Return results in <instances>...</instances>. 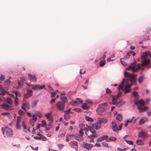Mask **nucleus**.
<instances>
[{"label": "nucleus", "mask_w": 151, "mask_h": 151, "mask_svg": "<svg viewBox=\"0 0 151 151\" xmlns=\"http://www.w3.org/2000/svg\"><path fill=\"white\" fill-rule=\"evenodd\" d=\"M148 53H149V55L151 54V53L150 52H148L147 53L144 52L143 53V55L141 56V58L142 59H144L142 63V65L143 66L146 65L150 63V60L148 59H146L147 56L148 54Z\"/></svg>", "instance_id": "obj_1"}, {"label": "nucleus", "mask_w": 151, "mask_h": 151, "mask_svg": "<svg viewBox=\"0 0 151 151\" xmlns=\"http://www.w3.org/2000/svg\"><path fill=\"white\" fill-rule=\"evenodd\" d=\"M79 132V134H75L74 135V137L77 140L79 141H82L84 140L83 137L84 133L83 132V129H81Z\"/></svg>", "instance_id": "obj_2"}, {"label": "nucleus", "mask_w": 151, "mask_h": 151, "mask_svg": "<svg viewBox=\"0 0 151 151\" xmlns=\"http://www.w3.org/2000/svg\"><path fill=\"white\" fill-rule=\"evenodd\" d=\"M65 107V104L64 103L62 102L61 101H58L55 105L56 109L59 111H63Z\"/></svg>", "instance_id": "obj_3"}, {"label": "nucleus", "mask_w": 151, "mask_h": 151, "mask_svg": "<svg viewBox=\"0 0 151 151\" xmlns=\"http://www.w3.org/2000/svg\"><path fill=\"white\" fill-rule=\"evenodd\" d=\"M1 130L3 134H4L5 133L6 136L8 137H11L13 134L12 131L9 128H6L4 131L3 128L2 127L1 128Z\"/></svg>", "instance_id": "obj_4"}, {"label": "nucleus", "mask_w": 151, "mask_h": 151, "mask_svg": "<svg viewBox=\"0 0 151 151\" xmlns=\"http://www.w3.org/2000/svg\"><path fill=\"white\" fill-rule=\"evenodd\" d=\"M124 75L125 77H128L130 79V81L131 83L135 82L136 80L135 78L136 76L134 74H131L125 71Z\"/></svg>", "instance_id": "obj_5"}, {"label": "nucleus", "mask_w": 151, "mask_h": 151, "mask_svg": "<svg viewBox=\"0 0 151 151\" xmlns=\"http://www.w3.org/2000/svg\"><path fill=\"white\" fill-rule=\"evenodd\" d=\"M138 68H135L134 65H131L129 66L127 68L126 70H132L133 72H136L138 69H140L141 67V65L140 64H138L137 65Z\"/></svg>", "instance_id": "obj_6"}, {"label": "nucleus", "mask_w": 151, "mask_h": 151, "mask_svg": "<svg viewBox=\"0 0 151 151\" xmlns=\"http://www.w3.org/2000/svg\"><path fill=\"white\" fill-rule=\"evenodd\" d=\"M119 97V95H117L114 96L112 98V102L110 103L111 105L114 104L117 105L119 103H117L118 99Z\"/></svg>", "instance_id": "obj_7"}, {"label": "nucleus", "mask_w": 151, "mask_h": 151, "mask_svg": "<svg viewBox=\"0 0 151 151\" xmlns=\"http://www.w3.org/2000/svg\"><path fill=\"white\" fill-rule=\"evenodd\" d=\"M97 113L99 115H103L106 113L105 109L102 108H98L96 110Z\"/></svg>", "instance_id": "obj_8"}, {"label": "nucleus", "mask_w": 151, "mask_h": 151, "mask_svg": "<svg viewBox=\"0 0 151 151\" xmlns=\"http://www.w3.org/2000/svg\"><path fill=\"white\" fill-rule=\"evenodd\" d=\"M28 75L29 77V79L30 81L34 82H36L37 79L35 75H32L30 73H29L28 74Z\"/></svg>", "instance_id": "obj_9"}, {"label": "nucleus", "mask_w": 151, "mask_h": 151, "mask_svg": "<svg viewBox=\"0 0 151 151\" xmlns=\"http://www.w3.org/2000/svg\"><path fill=\"white\" fill-rule=\"evenodd\" d=\"M132 86V84H127L125 85V91L124 93L125 94L130 93L131 92V87Z\"/></svg>", "instance_id": "obj_10"}, {"label": "nucleus", "mask_w": 151, "mask_h": 151, "mask_svg": "<svg viewBox=\"0 0 151 151\" xmlns=\"http://www.w3.org/2000/svg\"><path fill=\"white\" fill-rule=\"evenodd\" d=\"M71 143L72 147L75 148L76 151H77L78 145L77 142L75 141H73L71 142Z\"/></svg>", "instance_id": "obj_11"}, {"label": "nucleus", "mask_w": 151, "mask_h": 151, "mask_svg": "<svg viewBox=\"0 0 151 151\" xmlns=\"http://www.w3.org/2000/svg\"><path fill=\"white\" fill-rule=\"evenodd\" d=\"M1 106L3 109L6 110L10 111L12 109L11 107L7 104H4Z\"/></svg>", "instance_id": "obj_12"}, {"label": "nucleus", "mask_w": 151, "mask_h": 151, "mask_svg": "<svg viewBox=\"0 0 151 151\" xmlns=\"http://www.w3.org/2000/svg\"><path fill=\"white\" fill-rule=\"evenodd\" d=\"M34 138L35 139L41 140L43 141H46L47 139V138L43 135L40 136V137L35 136Z\"/></svg>", "instance_id": "obj_13"}, {"label": "nucleus", "mask_w": 151, "mask_h": 151, "mask_svg": "<svg viewBox=\"0 0 151 151\" xmlns=\"http://www.w3.org/2000/svg\"><path fill=\"white\" fill-rule=\"evenodd\" d=\"M111 124L113 131L115 132L116 131H118V128L117 127L116 123L114 122H112Z\"/></svg>", "instance_id": "obj_14"}, {"label": "nucleus", "mask_w": 151, "mask_h": 151, "mask_svg": "<svg viewBox=\"0 0 151 151\" xmlns=\"http://www.w3.org/2000/svg\"><path fill=\"white\" fill-rule=\"evenodd\" d=\"M135 104L136 105H140L141 106H143L145 105L144 101L142 99L135 102Z\"/></svg>", "instance_id": "obj_15"}, {"label": "nucleus", "mask_w": 151, "mask_h": 151, "mask_svg": "<svg viewBox=\"0 0 151 151\" xmlns=\"http://www.w3.org/2000/svg\"><path fill=\"white\" fill-rule=\"evenodd\" d=\"M148 119L147 117H144L141 119L139 122V124L140 125H142L144 124L146 122H147Z\"/></svg>", "instance_id": "obj_16"}, {"label": "nucleus", "mask_w": 151, "mask_h": 151, "mask_svg": "<svg viewBox=\"0 0 151 151\" xmlns=\"http://www.w3.org/2000/svg\"><path fill=\"white\" fill-rule=\"evenodd\" d=\"M93 145L85 143L84 144V147L86 148L88 150H89L93 147Z\"/></svg>", "instance_id": "obj_17"}, {"label": "nucleus", "mask_w": 151, "mask_h": 151, "mask_svg": "<svg viewBox=\"0 0 151 151\" xmlns=\"http://www.w3.org/2000/svg\"><path fill=\"white\" fill-rule=\"evenodd\" d=\"M147 135V133L143 131H141L138 134L139 137H146Z\"/></svg>", "instance_id": "obj_18"}, {"label": "nucleus", "mask_w": 151, "mask_h": 151, "mask_svg": "<svg viewBox=\"0 0 151 151\" xmlns=\"http://www.w3.org/2000/svg\"><path fill=\"white\" fill-rule=\"evenodd\" d=\"M138 109L139 110H140V112H142L143 111H146V110H147L148 109V108L147 106H145L144 107L142 108H141V107L140 106H138Z\"/></svg>", "instance_id": "obj_19"}, {"label": "nucleus", "mask_w": 151, "mask_h": 151, "mask_svg": "<svg viewBox=\"0 0 151 151\" xmlns=\"http://www.w3.org/2000/svg\"><path fill=\"white\" fill-rule=\"evenodd\" d=\"M136 143L138 145H145V143L142 140L139 139L136 140Z\"/></svg>", "instance_id": "obj_20"}, {"label": "nucleus", "mask_w": 151, "mask_h": 151, "mask_svg": "<svg viewBox=\"0 0 151 151\" xmlns=\"http://www.w3.org/2000/svg\"><path fill=\"white\" fill-rule=\"evenodd\" d=\"M5 93V91L3 89L2 86L0 85V95H4Z\"/></svg>", "instance_id": "obj_21"}, {"label": "nucleus", "mask_w": 151, "mask_h": 151, "mask_svg": "<svg viewBox=\"0 0 151 151\" xmlns=\"http://www.w3.org/2000/svg\"><path fill=\"white\" fill-rule=\"evenodd\" d=\"M116 140V137H114L113 136H111L108 139H107L106 140V142H109L110 141H115Z\"/></svg>", "instance_id": "obj_22"}, {"label": "nucleus", "mask_w": 151, "mask_h": 151, "mask_svg": "<svg viewBox=\"0 0 151 151\" xmlns=\"http://www.w3.org/2000/svg\"><path fill=\"white\" fill-rule=\"evenodd\" d=\"M99 122L100 123H106L107 122V120L106 119L101 118L99 120Z\"/></svg>", "instance_id": "obj_23"}, {"label": "nucleus", "mask_w": 151, "mask_h": 151, "mask_svg": "<svg viewBox=\"0 0 151 151\" xmlns=\"http://www.w3.org/2000/svg\"><path fill=\"white\" fill-rule=\"evenodd\" d=\"M71 110V109H69L68 110L65 111L64 112L65 114H64V117L65 118H66V116H68L69 117V115L68 114L70 112Z\"/></svg>", "instance_id": "obj_24"}, {"label": "nucleus", "mask_w": 151, "mask_h": 151, "mask_svg": "<svg viewBox=\"0 0 151 151\" xmlns=\"http://www.w3.org/2000/svg\"><path fill=\"white\" fill-rule=\"evenodd\" d=\"M124 86L120 84L118 86V89L119 91H120V90L121 89L122 91H124V92H125V91H126V90L125 89V87H124V88H123Z\"/></svg>", "instance_id": "obj_25"}, {"label": "nucleus", "mask_w": 151, "mask_h": 151, "mask_svg": "<svg viewBox=\"0 0 151 151\" xmlns=\"http://www.w3.org/2000/svg\"><path fill=\"white\" fill-rule=\"evenodd\" d=\"M60 99L62 100L61 101L62 102L64 103V104H65L67 100V97L65 96H62L61 97Z\"/></svg>", "instance_id": "obj_26"}, {"label": "nucleus", "mask_w": 151, "mask_h": 151, "mask_svg": "<svg viewBox=\"0 0 151 151\" xmlns=\"http://www.w3.org/2000/svg\"><path fill=\"white\" fill-rule=\"evenodd\" d=\"M144 75H142L139 77L138 79V81L140 83H141L142 82V81L144 80Z\"/></svg>", "instance_id": "obj_27"}, {"label": "nucleus", "mask_w": 151, "mask_h": 151, "mask_svg": "<svg viewBox=\"0 0 151 151\" xmlns=\"http://www.w3.org/2000/svg\"><path fill=\"white\" fill-rule=\"evenodd\" d=\"M88 127L90 132L92 134H96V133L95 132V129L93 128V127Z\"/></svg>", "instance_id": "obj_28"}, {"label": "nucleus", "mask_w": 151, "mask_h": 151, "mask_svg": "<svg viewBox=\"0 0 151 151\" xmlns=\"http://www.w3.org/2000/svg\"><path fill=\"white\" fill-rule=\"evenodd\" d=\"M88 137L90 138L94 139L95 137H97V135L96 134H89Z\"/></svg>", "instance_id": "obj_29"}, {"label": "nucleus", "mask_w": 151, "mask_h": 151, "mask_svg": "<svg viewBox=\"0 0 151 151\" xmlns=\"http://www.w3.org/2000/svg\"><path fill=\"white\" fill-rule=\"evenodd\" d=\"M6 101L7 103L10 105H12V101L11 98L9 97H8L6 98Z\"/></svg>", "instance_id": "obj_30"}, {"label": "nucleus", "mask_w": 151, "mask_h": 151, "mask_svg": "<svg viewBox=\"0 0 151 151\" xmlns=\"http://www.w3.org/2000/svg\"><path fill=\"white\" fill-rule=\"evenodd\" d=\"M82 108L84 110H87L89 109V107L86 105V103H84L82 106Z\"/></svg>", "instance_id": "obj_31"}, {"label": "nucleus", "mask_w": 151, "mask_h": 151, "mask_svg": "<svg viewBox=\"0 0 151 151\" xmlns=\"http://www.w3.org/2000/svg\"><path fill=\"white\" fill-rule=\"evenodd\" d=\"M122 116L121 114H118L116 117V119L119 121L122 120Z\"/></svg>", "instance_id": "obj_32"}, {"label": "nucleus", "mask_w": 151, "mask_h": 151, "mask_svg": "<svg viewBox=\"0 0 151 151\" xmlns=\"http://www.w3.org/2000/svg\"><path fill=\"white\" fill-rule=\"evenodd\" d=\"M23 106H24L25 107H26L27 108L29 109L30 108V105L28 102H26L25 103H23Z\"/></svg>", "instance_id": "obj_33"}, {"label": "nucleus", "mask_w": 151, "mask_h": 151, "mask_svg": "<svg viewBox=\"0 0 151 151\" xmlns=\"http://www.w3.org/2000/svg\"><path fill=\"white\" fill-rule=\"evenodd\" d=\"M32 91L30 89H28L27 90V93L28 95H29V96H32Z\"/></svg>", "instance_id": "obj_34"}, {"label": "nucleus", "mask_w": 151, "mask_h": 151, "mask_svg": "<svg viewBox=\"0 0 151 151\" xmlns=\"http://www.w3.org/2000/svg\"><path fill=\"white\" fill-rule=\"evenodd\" d=\"M41 126L43 127H46L47 126V124L46 121L45 120H42V124Z\"/></svg>", "instance_id": "obj_35"}, {"label": "nucleus", "mask_w": 151, "mask_h": 151, "mask_svg": "<svg viewBox=\"0 0 151 151\" xmlns=\"http://www.w3.org/2000/svg\"><path fill=\"white\" fill-rule=\"evenodd\" d=\"M132 95L135 98L138 97V94L137 91H134L132 93Z\"/></svg>", "instance_id": "obj_36"}, {"label": "nucleus", "mask_w": 151, "mask_h": 151, "mask_svg": "<svg viewBox=\"0 0 151 151\" xmlns=\"http://www.w3.org/2000/svg\"><path fill=\"white\" fill-rule=\"evenodd\" d=\"M125 59L124 58H122L120 59V61L122 64L124 66L127 65V63L124 61V60Z\"/></svg>", "instance_id": "obj_37"}, {"label": "nucleus", "mask_w": 151, "mask_h": 151, "mask_svg": "<svg viewBox=\"0 0 151 151\" xmlns=\"http://www.w3.org/2000/svg\"><path fill=\"white\" fill-rule=\"evenodd\" d=\"M85 119L87 121L89 122H92L93 121V120L92 119L88 116H86Z\"/></svg>", "instance_id": "obj_38"}, {"label": "nucleus", "mask_w": 151, "mask_h": 151, "mask_svg": "<svg viewBox=\"0 0 151 151\" xmlns=\"http://www.w3.org/2000/svg\"><path fill=\"white\" fill-rule=\"evenodd\" d=\"M105 61L102 60L99 63V65L101 66H103L105 64Z\"/></svg>", "instance_id": "obj_39"}, {"label": "nucleus", "mask_w": 151, "mask_h": 151, "mask_svg": "<svg viewBox=\"0 0 151 151\" xmlns=\"http://www.w3.org/2000/svg\"><path fill=\"white\" fill-rule=\"evenodd\" d=\"M38 102V101L37 100V101H35L33 102L32 104V107H34L35 106H36Z\"/></svg>", "instance_id": "obj_40"}, {"label": "nucleus", "mask_w": 151, "mask_h": 151, "mask_svg": "<svg viewBox=\"0 0 151 151\" xmlns=\"http://www.w3.org/2000/svg\"><path fill=\"white\" fill-rule=\"evenodd\" d=\"M71 104L73 106L77 105L78 104V103L76 101H73L71 102Z\"/></svg>", "instance_id": "obj_41"}, {"label": "nucleus", "mask_w": 151, "mask_h": 151, "mask_svg": "<svg viewBox=\"0 0 151 151\" xmlns=\"http://www.w3.org/2000/svg\"><path fill=\"white\" fill-rule=\"evenodd\" d=\"M51 114V112H50L47 114H45V116L47 119H48L50 117Z\"/></svg>", "instance_id": "obj_42"}, {"label": "nucleus", "mask_w": 151, "mask_h": 151, "mask_svg": "<svg viewBox=\"0 0 151 151\" xmlns=\"http://www.w3.org/2000/svg\"><path fill=\"white\" fill-rule=\"evenodd\" d=\"M18 113L20 115H22L24 114V112L21 110H19L18 111Z\"/></svg>", "instance_id": "obj_43"}, {"label": "nucleus", "mask_w": 151, "mask_h": 151, "mask_svg": "<svg viewBox=\"0 0 151 151\" xmlns=\"http://www.w3.org/2000/svg\"><path fill=\"white\" fill-rule=\"evenodd\" d=\"M39 87V85H34L32 87V88L35 90L38 89V87Z\"/></svg>", "instance_id": "obj_44"}, {"label": "nucleus", "mask_w": 151, "mask_h": 151, "mask_svg": "<svg viewBox=\"0 0 151 151\" xmlns=\"http://www.w3.org/2000/svg\"><path fill=\"white\" fill-rule=\"evenodd\" d=\"M18 99L17 97H16V98L15 99V104L16 106H17L18 105Z\"/></svg>", "instance_id": "obj_45"}, {"label": "nucleus", "mask_w": 151, "mask_h": 151, "mask_svg": "<svg viewBox=\"0 0 151 151\" xmlns=\"http://www.w3.org/2000/svg\"><path fill=\"white\" fill-rule=\"evenodd\" d=\"M37 115L40 118H41L43 116L42 114L39 111H37Z\"/></svg>", "instance_id": "obj_46"}, {"label": "nucleus", "mask_w": 151, "mask_h": 151, "mask_svg": "<svg viewBox=\"0 0 151 151\" xmlns=\"http://www.w3.org/2000/svg\"><path fill=\"white\" fill-rule=\"evenodd\" d=\"M85 134L86 135L88 136L89 135V131L88 129L87 128H86L85 129Z\"/></svg>", "instance_id": "obj_47"}, {"label": "nucleus", "mask_w": 151, "mask_h": 151, "mask_svg": "<svg viewBox=\"0 0 151 151\" xmlns=\"http://www.w3.org/2000/svg\"><path fill=\"white\" fill-rule=\"evenodd\" d=\"M10 83L11 82L10 81L9 79L6 80L4 82L5 84L6 85H9Z\"/></svg>", "instance_id": "obj_48"}, {"label": "nucleus", "mask_w": 151, "mask_h": 151, "mask_svg": "<svg viewBox=\"0 0 151 151\" xmlns=\"http://www.w3.org/2000/svg\"><path fill=\"white\" fill-rule=\"evenodd\" d=\"M125 141L127 143L129 144L132 145L133 144V142L131 141L128 140H125Z\"/></svg>", "instance_id": "obj_49"}, {"label": "nucleus", "mask_w": 151, "mask_h": 151, "mask_svg": "<svg viewBox=\"0 0 151 151\" xmlns=\"http://www.w3.org/2000/svg\"><path fill=\"white\" fill-rule=\"evenodd\" d=\"M101 137L103 140L108 139V138H109L108 136L107 135H104Z\"/></svg>", "instance_id": "obj_50"}, {"label": "nucleus", "mask_w": 151, "mask_h": 151, "mask_svg": "<svg viewBox=\"0 0 151 151\" xmlns=\"http://www.w3.org/2000/svg\"><path fill=\"white\" fill-rule=\"evenodd\" d=\"M58 146L60 150L63 147L64 145L62 144H59L58 145Z\"/></svg>", "instance_id": "obj_51"}, {"label": "nucleus", "mask_w": 151, "mask_h": 151, "mask_svg": "<svg viewBox=\"0 0 151 151\" xmlns=\"http://www.w3.org/2000/svg\"><path fill=\"white\" fill-rule=\"evenodd\" d=\"M93 127L94 128H95L96 129H99L100 128V124H99V125H97L95 124V125H94V126H93Z\"/></svg>", "instance_id": "obj_52"}, {"label": "nucleus", "mask_w": 151, "mask_h": 151, "mask_svg": "<svg viewBox=\"0 0 151 151\" xmlns=\"http://www.w3.org/2000/svg\"><path fill=\"white\" fill-rule=\"evenodd\" d=\"M129 56H130L129 53H127V54L124 57V58H124V59L125 60H127L129 58Z\"/></svg>", "instance_id": "obj_53"}, {"label": "nucleus", "mask_w": 151, "mask_h": 151, "mask_svg": "<svg viewBox=\"0 0 151 151\" xmlns=\"http://www.w3.org/2000/svg\"><path fill=\"white\" fill-rule=\"evenodd\" d=\"M65 133L61 134L58 135V137H64L65 136Z\"/></svg>", "instance_id": "obj_54"}, {"label": "nucleus", "mask_w": 151, "mask_h": 151, "mask_svg": "<svg viewBox=\"0 0 151 151\" xmlns=\"http://www.w3.org/2000/svg\"><path fill=\"white\" fill-rule=\"evenodd\" d=\"M103 146L105 147H110L109 146L108 144L106 142H103L102 143Z\"/></svg>", "instance_id": "obj_55"}, {"label": "nucleus", "mask_w": 151, "mask_h": 151, "mask_svg": "<svg viewBox=\"0 0 151 151\" xmlns=\"http://www.w3.org/2000/svg\"><path fill=\"white\" fill-rule=\"evenodd\" d=\"M21 119V117L18 116L17 117V123H19Z\"/></svg>", "instance_id": "obj_56"}, {"label": "nucleus", "mask_w": 151, "mask_h": 151, "mask_svg": "<svg viewBox=\"0 0 151 151\" xmlns=\"http://www.w3.org/2000/svg\"><path fill=\"white\" fill-rule=\"evenodd\" d=\"M5 79V76L4 75H1L0 76V80L3 81Z\"/></svg>", "instance_id": "obj_57"}, {"label": "nucleus", "mask_w": 151, "mask_h": 151, "mask_svg": "<svg viewBox=\"0 0 151 151\" xmlns=\"http://www.w3.org/2000/svg\"><path fill=\"white\" fill-rule=\"evenodd\" d=\"M20 125L19 123H16V129H20Z\"/></svg>", "instance_id": "obj_58"}, {"label": "nucleus", "mask_w": 151, "mask_h": 151, "mask_svg": "<svg viewBox=\"0 0 151 151\" xmlns=\"http://www.w3.org/2000/svg\"><path fill=\"white\" fill-rule=\"evenodd\" d=\"M134 118V116H133L131 119L127 120V122H132V120H133V119Z\"/></svg>", "instance_id": "obj_59"}, {"label": "nucleus", "mask_w": 151, "mask_h": 151, "mask_svg": "<svg viewBox=\"0 0 151 151\" xmlns=\"http://www.w3.org/2000/svg\"><path fill=\"white\" fill-rule=\"evenodd\" d=\"M103 140L101 137H99L97 139V141L98 142H101Z\"/></svg>", "instance_id": "obj_60"}, {"label": "nucleus", "mask_w": 151, "mask_h": 151, "mask_svg": "<svg viewBox=\"0 0 151 151\" xmlns=\"http://www.w3.org/2000/svg\"><path fill=\"white\" fill-rule=\"evenodd\" d=\"M56 92H52L51 93V97H54L56 95Z\"/></svg>", "instance_id": "obj_61"}, {"label": "nucleus", "mask_w": 151, "mask_h": 151, "mask_svg": "<svg viewBox=\"0 0 151 151\" xmlns=\"http://www.w3.org/2000/svg\"><path fill=\"white\" fill-rule=\"evenodd\" d=\"M45 87L44 85H41V86L39 85V87H38V89H42L44 88Z\"/></svg>", "instance_id": "obj_62"}, {"label": "nucleus", "mask_w": 151, "mask_h": 151, "mask_svg": "<svg viewBox=\"0 0 151 151\" xmlns=\"http://www.w3.org/2000/svg\"><path fill=\"white\" fill-rule=\"evenodd\" d=\"M79 128H80V129H83V130H84V128H83V127H84V124H80L79 126Z\"/></svg>", "instance_id": "obj_63"}, {"label": "nucleus", "mask_w": 151, "mask_h": 151, "mask_svg": "<svg viewBox=\"0 0 151 151\" xmlns=\"http://www.w3.org/2000/svg\"><path fill=\"white\" fill-rule=\"evenodd\" d=\"M106 92L107 93H111V91L108 88H107L106 90Z\"/></svg>", "instance_id": "obj_64"}]
</instances>
